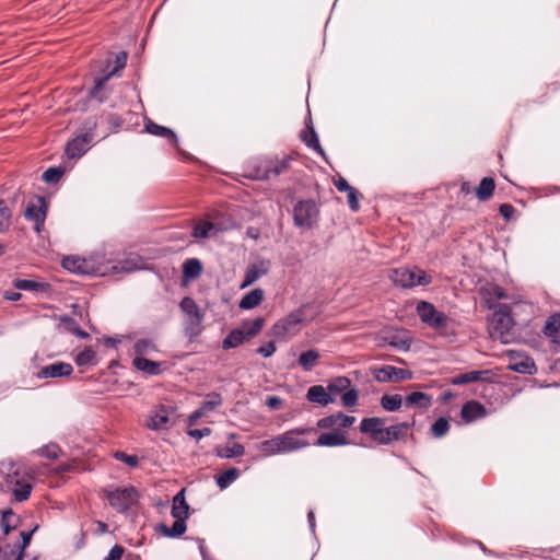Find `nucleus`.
Wrapping results in <instances>:
<instances>
[{
	"label": "nucleus",
	"mask_w": 560,
	"mask_h": 560,
	"mask_svg": "<svg viewBox=\"0 0 560 560\" xmlns=\"http://www.w3.org/2000/svg\"><path fill=\"white\" fill-rule=\"evenodd\" d=\"M320 354L316 349H310L299 355L298 363L304 371H312L318 363Z\"/></svg>",
	"instance_id": "29"
},
{
	"label": "nucleus",
	"mask_w": 560,
	"mask_h": 560,
	"mask_svg": "<svg viewBox=\"0 0 560 560\" xmlns=\"http://www.w3.org/2000/svg\"><path fill=\"white\" fill-rule=\"evenodd\" d=\"M171 514L174 518L186 520L189 515V506L186 502L184 490H180L174 498Z\"/></svg>",
	"instance_id": "22"
},
{
	"label": "nucleus",
	"mask_w": 560,
	"mask_h": 560,
	"mask_svg": "<svg viewBox=\"0 0 560 560\" xmlns=\"http://www.w3.org/2000/svg\"><path fill=\"white\" fill-rule=\"evenodd\" d=\"M264 300V291L256 288L246 293L240 301L238 307L242 310H253L258 306Z\"/></svg>",
	"instance_id": "26"
},
{
	"label": "nucleus",
	"mask_w": 560,
	"mask_h": 560,
	"mask_svg": "<svg viewBox=\"0 0 560 560\" xmlns=\"http://www.w3.org/2000/svg\"><path fill=\"white\" fill-rule=\"evenodd\" d=\"M462 419L466 423L485 418L487 416L486 408L478 401L471 400L466 402L460 411Z\"/></svg>",
	"instance_id": "18"
},
{
	"label": "nucleus",
	"mask_w": 560,
	"mask_h": 560,
	"mask_svg": "<svg viewBox=\"0 0 560 560\" xmlns=\"http://www.w3.org/2000/svg\"><path fill=\"white\" fill-rule=\"evenodd\" d=\"M417 314L422 323L432 328L442 329L447 326L448 317L443 312L438 311L434 305L429 302H419L417 305Z\"/></svg>",
	"instance_id": "11"
},
{
	"label": "nucleus",
	"mask_w": 560,
	"mask_h": 560,
	"mask_svg": "<svg viewBox=\"0 0 560 560\" xmlns=\"http://www.w3.org/2000/svg\"><path fill=\"white\" fill-rule=\"evenodd\" d=\"M179 307L185 314V331L189 337H196L201 332L203 313L191 298H184Z\"/></svg>",
	"instance_id": "6"
},
{
	"label": "nucleus",
	"mask_w": 560,
	"mask_h": 560,
	"mask_svg": "<svg viewBox=\"0 0 560 560\" xmlns=\"http://www.w3.org/2000/svg\"><path fill=\"white\" fill-rule=\"evenodd\" d=\"M392 281L401 288L408 289L417 285H425L431 282V277L428 276L423 270L413 268H398L392 271L389 275Z\"/></svg>",
	"instance_id": "7"
},
{
	"label": "nucleus",
	"mask_w": 560,
	"mask_h": 560,
	"mask_svg": "<svg viewBox=\"0 0 560 560\" xmlns=\"http://www.w3.org/2000/svg\"><path fill=\"white\" fill-rule=\"evenodd\" d=\"M124 553V548L115 545L108 552L106 560H120Z\"/></svg>",
	"instance_id": "64"
},
{
	"label": "nucleus",
	"mask_w": 560,
	"mask_h": 560,
	"mask_svg": "<svg viewBox=\"0 0 560 560\" xmlns=\"http://www.w3.org/2000/svg\"><path fill=\"white\" fill-rule=\"evenodd\" d=\"M374 440L381 444H389L393 442V438L389 434L388 428H383L376 436H374Z\"/></svg>",
	"instance_id": "62"
},
{
	"label": "nucleus",
	"mask_w": 560,
	"mask_h": 560,
	"mask_svg": "<svg viewBox=\"0 0 560 560\" xmlns=\"http://www.w3.org/2000/svg\"><path fill=\"white\" fill-rule=\"evenodd\" d=\"M245 340H247V337L245 336L244 331L241 328L232 330L223 340L222 347L224 349H231L235 348L240 345H242Z\"/></svg>",
	"instance_id": "37"
},
{
	"label": "nucleus",
	"mask_w": 560,
	"mask_h": 560,
	"mask_svg": "<svg viewBox=\"0 0 560 560\" xmlns=\"http://www.w3.org/2000/svg\"><path fill=\"white\" fill-rule=\"evenodd\" d=\"M374 378L381 383L402 382L410 380L412 373L406 369H399L393 365H385L373 371Z\"/></svg>",
	"instance_id": "14"
},
{
	"label": "nucleus",
	"mask_w": 560,
	"mask_h": 560,
	"mask_svg": "<svg viewBox=\"0 0 560 560\" xmlns=\"http://www.w3.org/2000/svg\"><path fill=\"white\" fill-rule=\"evenodd\" d=\"M450 429V423L445 418H439L431 427V431L435 438L444 436Z\"/></svg>",
	"instance_id": "46"
},
{
	"label": "nucleus",
	"mask_w": 560,
	"mask_h": 560,
	"mask_svg": "<svg viewBox=\"0 0 560 560\" xmlns=\"http://www.w3.org/2000/svg\"><path fill=\"white\" fill-rule=\"evenodd\" d=\"M306 397L310 401L319 404L322 406H327L334 401L327 388L322 385L311 386L307 390Z\"/></svg>",
	"instance_id": "21"
},
{
	"label": "nucleus",
	"mask_w": 560,
	"mask_h": 560,
	"mask_svg": "<svg viewBox=\"0 0 560 560\" xmlns=\"http://www.w3.org/2000/svg\"><path fill=\"white\" fill-rule=\"evenodd\" d=\"M313 432H315L314 428H294L260 442L256 447L265 457L298 452L310 445V442L303 435Z\"/></svg>",
	"instance_id": "1"
},
{
	"label": "nucleus",
	"mask_w": 560,
	"mask_h": 560,
	"mask_svg": "<svg viewBox=\"0 0 560 560\" xmlns=\"http://www.w3.org/2000/svg\"><path fill=\"white\" fill-rule=\"evenodd\" d=\"M173 415V408L159 405L148 415L144 425L155 432L166 431L175 424Z\"/></svg>",
	"instance_id": "9"
},
{
	"label": "nucleus",
	"mask_w": 560,
	"mask_h": 560,
	"mask_svg": "<svg viewBox=\"0 0 560 560\" xmlns=\"http://www.w3.org/2000/svg\"><path fill=\"white\" fill-rule=\"evenodd\" d=\"M514 325L511 316V308L506 304H499L492 314L490 322V334L502 342H508V335Z\"/></svg>",
	"instance_id": "5"
},
{
	"label": "nucleus",
	"mask_w": 560,
	"mask_h": 560,
	"mask_svg": "<svg viewBox=\"0 0 560 560\" xmlns=\"http://www.w3.org/2000/svg\"><path fill=\"white\" fill-rule=\"evenodd\" d=\"M240 477V470L231 467L215 477L217 486L223 490L230 487Z\"/></svg>",
	"instance_id": "35"
},
{
	"label": "nucleus",
	"mask_w": 560,
	"mask_h": 560,
	"mask_svg": "<svg viewBox=\"0 0 560 560\" xmlns=\"http://www.w3.org/2000/svg\"><path fill=\"white\" fill-rule=\"evenodd\" d=\"M62 173L63 171L60 167H49L44 172L43 180L46 183H55L61 177Z\"/></svg>",
	"instance_id": "55"
},
{
	"label": "nucleus",
	"mask_w": 560,
	"mask_h": 560,
	"mask_svg": "<svg viewBox=\"0 0 560 560\" xmlns=\"http://www.w3.org/2000/svg\"><path fill=\"white\" fill-rule=\"evenodd\" d=\"M74 361L79 366L95 365L96 353L92 348H84L75 355Z\"/></svg>",
	"instance_id": "41"
},
{
	"label": "nucleus",
	"mask_w": 560,
	"mask_h": 560,
	"mask_svg": "<svg viewBox=\"0 0 560 560\" xmlns=\"http://www.w3.org/2000/svg\"><path fill=\"white\" fill-rule=\"evenodd\" d=\"M60 447L57 444H48L37 451V454L48 458L57 459L60 454Z\"/></svg>",
	"instance_id": "49"
},
{
	"label": "nucleus",
	"mask_w": 560,
	"mask_h": 560,
	"mask_svg": "<svg viewBox=\"0 0 560 560\" xmlns=\"http://www.w3.org/2000/svg\"><path fill=\"white\" fill-rule=\"evenodd\" d=\"M95 127V122H92L89 130L84 133L79 135L71 139L66 147V153L70 159H79L81 158L89 149L90 143L92 142L94 135L92 129Z\"/></svg>",
	"instance_id": "13"
},
{
	"label": "nucleus",
	"mask_w": 560,
	"mask_h": 560,
	"mask_svg": "<svg viewBox=\"0 0 560 560\" xmlns=\"http://www.w3.org/2000/svg\"><path fill=\"white\" fill-rule=\"evenodd\" d=\"M144 127H145V131L148 133L156 136V137L167 138L175 145L177 144V137L172 129L166 128L164 126H160L150 119L147 120Z\"/></svg>",
	"instance_id": "25"
},
{
	"label": "nucleus",
	"mask_w": 560,
	"mask_h": 560,
	"mask_svg": "<svg viewBox=\"0 0 560 560\" xmlns=\"http://www.w3.org/2000/svg\"><path fill=\"white\" fill-rule=\"evenodd\" d=\"M223 229L205 220L197 221L194 225L192 236L195 238L206 240L214 236L219 232H222Z\"/></svg>",
	"instance_id": "20"
},
{
	"label": "nucleus",
	"mask_w": 560,
	"mask_h": 560,
	"mask_svg": "<svg viewBox=\"0 0 560 560\" xmlns=\"http://www.w3.org/2000/svg\"><path fill=\"white\" fill-rule=\"evenodd\" d=\"M73 372V368L70 363L55 362L52 364L43 366L37 373L38 378H58L69 376Z\"/></svg>",
	"instance_id": "15"
},
{
	"label": "nucleus",
	"mask_w": 560,
	"mask_h": 560,
	"mask_svg": "<svg viewBox=\"0 0 560 560\" xmlns=\"http://www.w3.org/2000/svg\"><path fill=\"white\" fill-rule=\"evenodd\" d=\"M294 224L298 228L311 229L317 222L318 208L313 200H301L293 209Z\"/></svg>",
	"instance_id": "10"
},
{
	"label": "nucleus",
	"mask_w": 560,
	"mask_h": 560,
	"mask_svg": "<svg viewBox=\"0 0 560 560\" xmlns=\"http://www.w3.org/2000/svg\"><path fill=\"white\" fill-rule=\"evenodd\" d=\"M358 390L355 388H351V386L343 392L341 396V401L345 407H353L358 402Z\"/></svg>",
	"instance_id": "48"
},
{
	"label": "nucleus",
	"mask_w": 560,
	"mask_h": 560,
	"mask_svg": "<svg viewBox=\"0 0 560 560\" xmlns=\"http://www.w3.org/2000/svg\"><path fill=\"white\" fill-rule=\"evenodd\" d=\"M36 529H37V526H35L30 532H22L21 533L22 544L19 546L20 550H19V553L16 556V560H23L25 548L30 545L32 536H33V534L35 533Z\"/></svg>",
	"instance_id": "50"
},
{
	"label": "nucleus",
	"mask_w": 560,
	"mask_h": 560,
	"mask_svg": "<svg viewBox=\"0 0 560 560\" xmlns=\"http://www.w3.org/2000/svg\"><path fill=\"white\" fill-rule=\"evenodd\" d=\"M14 287L18 290L37 291L42 287V284L33 280L19 279L14 281Z\"/></svg>",
	"instance_id": "52"
},
{
	"label": "nucleus",
	"mask_w": 560,
	"mask_h": 560,
	"mask_svg": "<svg viewBox=\"0 0 560 560\" xmlns=\"http://www.w3.org/2000/svg\"><path fill=\"white\" fill-rule=\"evenodd\" d=\"M287 168L288 162L284 160L276 163L270 162V165H265L264 170H257L256 173L249 175V177L254 179H269L272 176L280 175Z\"/></svg>",
	"instance_id": "19"
},
{
	"label": "nucleus",
	"mask_w": 560,
	"mask_h": 560,
	"mask_svg": "<svg viewBox=\"0 0 560 560\" xmlns=\"http://www.w3.org/2000/svg\"><path fill=\"white\" fill-rule=\"evenodd\" d=\"M61 265L66 270L77 275H107V268H103L93 257L67 256L62 259Z\"/></svg>",
	"instance_id": "4"
},
{
	"label": "nucleus",
	"mask_w": 560,
	"mask_h": 560,
	"mask_svg": "<svg viewBox=\"0 0 560 560\" xmlns=\"http://www.w3.org/2000/svg\"><path fill=\"white\" fill-rule=\"evenodd\" d=\"M132 365L145 375L153 376L161 373L160 363L142 357H135Z\"/></svg>",
	"instance_id": "23"
},
{
	"label": "nucleus",
	"mask_w": 560,
	"mask_h": 560,
	"mask_svg": "<svg viewBox=\"0 0 560 560\" xmlns=\"http://www.w3.org/2000/svg\"><path fill=\"white\" fill-rule=\"evenodd\" d=\"M402 404V397L399 394L384 395L381 398V406L386 411H397Z\"/></svg>",
	"instance_id": "43"
},
{
	"label": "nucleus",
	"mask_w": 560,
	"mask_h": 560,
	"mask_svg": "<svg viewBox=\"0 0 560 560\" xmlns=\"http://www.w3.org/2000/svg\"><path fill=\"white\" fill-rule=\"evenodd\" d=\"M388 430L390 436L393 438V441L399 440L400 438L407 434V431L409 430V424L406 422L398 423L389 427Z\"/></svg>",
	"instance_id": "51"
},
{
	"label": "nucleus",
	"mask_w": 560,
	"mask_h": 560,
	"mask_svg": "<svg viewBox=\"0 0 560 560\" xmlns=\"http://www.w3.org/2000/svg\"><path fill=\"white\" fill-rule=\"evenodd\" d=\"M127 54L125 51L119 52L115 59V67L107 73V75L113 77L116 72L121 70L126 66Z\"/></svg>",
	"instance_id": "59"
},
{
	"label": "nucleus",
	"mask_w": 560,
	"mask_h": 560,
	"mask_svg": "<svg viewBox=\"0 0 560 560\" xmlns=\"http://www.w3.org/2000/svg\"><path fill=\"white\" fill-rule=\"evenodd\" d=\"M186 520L175 518V522L171 527L160 524L158 530L163 536L176 538L180 537L186 532Z\"/></svg>",
	"instance_id": "27"
},
{
	"label": "nucleus",
	"mask_w": 560,
	"mask_h": 560,
	"mask_svg": "<svg viewBox=\"0 0 560 560\" xmlns=\"http://www.w3.org/2000/svg\"><path fill=\"white\" fill-rule=\"evenodd\" d=\"M105 494L110 506L119 513H125L138 501V492L133 487L106 489Z\"/></svg>",
	"instance_id": "8"
},
{
	"label": "nucleus",
	"mask_w": 560,
	"mask_h": 560,
	"mask_svg": "<svg viewBox=\"0 0 560 560\" xmlns=\"http://www.w3.org/2000/svg\"><path fill=\"white\" fill-rule=\"evenodd\" d=\"M385 419L382 418H365L362 420L360 424V430L363 433H370L372 438L376 436V434L384 428Z\"/></svg>",
	"instance_id": "32"
},
{
	"label": "nucleus",
	"mask_w": 560,
	"mask_h": 560,
	"mask_svg": "<svg viewBox=\"0 0 560 560\" xmlns=\"http://www.w3.org/2000/svg\"><path fill=\"white\" fill-rule=\"evenodd\" d=\"M109 79L110 77L107 74L98 79L95 82L93 89L90 91V97L96 100L100 103L104 102L109 95V90L107 89V82Z\"/></svg>",
	"instance_id": "30"
},
{
	"label": "nucleus",
	"mask_w": 560,
	"mask_h": 560,
	"mask_svg": "<svg viewBox=\"0 0 560 560\" xmlns=\"http://www.w3.org/2000/svg\"><path fill=\"white\" fill-rule=\"evenodd\" d=\"M11 211L3 200H0V231L5 230L10 225Z\"/></svg>",
	"instance_id": "54"
},
{
	"label": "nucleus",
	"mask_w": 560,
	"mask_h": 560,
	"mask_svg": "<svg viewBox=\"0 0 560 560\" xmlns=\"http://www.w3.org/2000/svg\"><path fill=\"white\" fill-rule=\"evenodd\" d=\"M264 324H265L264 318L257 317V318H255L253 320L245 322L241 326V329L244 331V334L247 337V339H250V338H253L254 336H256V335H258L260 332V330L264 327Z\"/></svg>",
	"instance_id": "38"
},
{
	"label": "nucleus",
	"mask_w": 560,
	"mask_h": 560,
	"mask_svg": "<svg viewBox=\"0 0 560 560\" xmlns=\"http://www.w3.org/2000/svg\"><path fill=\"white\" fill-rule=\"evenodd\" d=\"M494 187H495L494 180L491 177L482 178V180L480 182V184L476 190L477 198L480 201L488 200L492 196Z\"/></svg>",
	"instance_id": "36"
},
{
	"label": "nucleus",
	"mask_w": 560,
	"mask_h": 560,
	"mask_svg": "<svg viewBox=\"0 0 560 560\" xmlns=\"http://www.w3.org/2000/svg\"><path fill=\"white\" fill-rule=\"evenodd\" d=\"M405 404L411 407L429 408L432 405V398L422 392H412L409 394Z\"/></svg>",
	"instance_id": "33"
},
{
	"label": "nucleus",
	"mask_w": 560,
	"mask_h": 560,
	"mask_svg": "<svg viewBox=\"0 0 560 560\" xmlns=\"http://www.w3.org/2000/svg\"><path fill=\"white\" fill-rule=\"evenodd\" d=\"M202 270L201 262L196 258L187 259L183 266L184 276L187 279L197 278Z\"/></svg>",
	"instance_id": "40"
},
{
	"label": "nucleus",
	"mask_w": 560,
	"mask_h": 560,
	"mask_svg": "<svg viewBox=\"0 0 560 560\" xmlns=\"http://www.w3.org/2000/svg\"><path fill=\"white\" fill-rule=\"evenodd\" d=\"M271 268L269 259L257 257L246 268L241 289H245L266 276Z\"/></svg>",
	"instance_id": "12"
},
{
	"label": "nucleus",
	"mask_w": 560,
	"mask_h": 560,
	"mask_svg": "<svg viewBox=\"0 0 560 560\" xmlns=\"http://www.w3.org/2000/svg\"><path fill=\"white\" fill-rule=\"evenodd\" d=\"M304 320L305 316L303 306L278 320L272 326V335L275 338L280 340L292 338L300 332L301 325Z\"/></svg>",
	"instance_id": "3"
},
{
	"label": "nucleus",
	"mask_w": 560,
	"mask_h": 560,
	"mask_svg": "<svg viewBox=\"0 0 560 560\" xmlns=\"http://www.w3.org/2000/svg\"><path fill=\"white\" fill-rule=\"evenodd\" d=\"M114 272H132L137 270V265L132 260H124L112 267Z\"/></svg>",
	"instance_id": "58"
},
{
	"label": "nucleus",
	"mask_w": 560,
	"mask_h": 560,
	"mask_svg": "<svg viewBox=\"0 0 560 560\" xmlns=\"http://www.w3.org/2000/svg\"><path fill=\"white\" fill-rule=\"evenodd\" d=\"M14 517V513L11 510L4 511L2 513L1 526L4 535H8L12 529L15 528V524L13 523Z\"/></svg>",
	"instance_id": "47"
},
{
	"label": "nucleus",
	"mask_w": 560,
	"mask_h": 560,
	"mask_svg": "<svg viewBox=\"0 0 560 560\" xmlns=\"http://www.w3.org/2000/svg\"><path fill=\"white\" fill-rule=\"evenodd\" d=\"M155 351H158V346L155 340L151 337L139 338L133 342V353L136 357L144 358Z\"/></svg>",
	"instance_id": "24"
},
{
	"label": "nucleus",
	"mask_w": 560,
	"mask_h": 560,
	"mask_svg": "<svg viewBox=\"0 0 560 560\" xmlns=\"http://www.w3.org/2000/svg\"><path fill=\"white\" fill-rule=\"evenodd\" d=\"M207 397L208 399L205 400L200 406L205 415L222 405V398L219 394L211 393Z\"/></svg>",
	"instance_id": "44"
},
{
	"label": "nucleus",
	"mask_w": 560,
	"mask_h": 560,
	"mask_svg": "<svg viewBox=\"0 0 560 560\" xmlns=\"http://www.w3.org/2000/svg\"><path fill=\"white\" fill-rule=\"evenodd\" d=\"M115 457L130 467H136L138 465V457L136 455H128L122 452H118L115 454Z\"/></svg>",
	"instance_id": "61"
},
{
	"label": "nucleus",
	"mask_w": 560,
	"mask_h": 560,
	"mask_svg": "<svg viewBox=\"0 0 560 560\" xmlns=\"http://www.w3.org/2000/svg\"><path fill=\"white\" fill-rule=\"evenodd\" d=\"M351 386V381L346 376H339L332 380L327 385V390L330 394L337 395V394H343L345 390H347Z\"/></svg>",
	"instance_id": "39"
},
{
	"label": "nucleus",
	"mask_w": 560,
	"mask_h": 560,
	"mask_svg": "<svg viewBox=\"0 0 560 560\" xmlns=\"http://www.w3.org/2000/svg\"><path fill=\"white\" fill-rule=\"evenodd\" d=\"M544 334L557 345H560V315H552L544 326Z\"/></svg>",
	"instance_id": "28"
},
{
	"label": "nucleus",
	"mask_w": 560,
	"mask_h": 560,
	"mask_svg": "<svg viewBox=\"0 0 560 560\" xmlns=\"http://www.w3.org/2000/svg\"><path fill=\"white\" fill-rule=\"evenodd\" d=\"M490 296H493L495 300L505 299L508 295L505 291L499 285H490L486 289Z\"/></svg>",
	"instance_id": "63"
},
{
	"label": "nucleus",
	"mask_w": 560,
	"mask_h": 560,
	"mask_svg": "<svg viewBox=\"0 0 560 560\" xmlns=\"http://www.w3.org/2000/svg\"><path fill=\"white\" fill-rule=\"evenodd\" d=\"M316 446H343L348 444L347 434L343 430L335 429L329 432L319 434L317 441L314 443Z\"/></svg>",
	"instance_id": "16"
},
{
	"label": "nucleus",
	"mask_w": 560,
	"mask_h": 560,
	"mask_svg": "<svg viewBox=\"0 0 560 560\" xmlns=\"http://www.w3.org/2000/svg\"><path fill=\"white\" fill-rule=\"evenodd\" d=\"M336 418L338 421V429L340 430L350 428L355 422V418L353 416H347L342 412H337Z\"/></svg>",
	"instance_id": "57"
},
{
	"label": "nucleus",
	"mask_w": 560,
	"mask_h": 560,
	"mask_svg": "<svg viewBox=\"0 0 560 560\" xmlns=\"http://www.w3.org/2000/svg\"><path fill=\"white\" fill-rule=\"evenodd\" d=\"M244 453H245V448L240 443H233V444H228L222 447H220V446L215 447V454L220 458H235V457L243 456Z\"/></svg>",
	"instance_id": "31"
},
{
	"label": "nucleus",
	"mask_w": 560,
	"mask_h": 560,
	"mask_svg": "<svg viewBox=\"0 0 560 560\" xmlns=\"http://www.w3.org/2000/svg\"><path fill=\"white\" fill-rule=\"evenodd\" d=\"M337 418H336V413L335 415H330L328 417H324V418H320L318 421H317V428L319 429H330V430H335V429H338V424H337Z\"/></svg>",
	"instance_id": "56"
},
{
	"label": "nucleus",
	"mask_w": 560,
	"mask_h": 560,
	"mask_svg": "<svg viewBox=\"0 0 560 560\" xmlns=\"http://www.w3.org/2000/svg\"><path fill=\"white\" fill-rule=\"evenodd\" d=\"M3 487L8 492L12 493L18 502L27 500L33 489L31 477L22 474L20 466L14 463H10L8 466Z\"/></svg>",
	"instance_id": "2"
},
{
	"label": "nucleus",
	"mask_w": 560,
	"mask_h": 560,
	"mask_svg": "<svg viewBox=\"0 0 560 560\" xmlns=\"http://www.w3.org/2000/svg\"><path fill=\"white\" fill-rule=\"evenodd\" d=\"M303 140L308 148L317 151L320 155H324V150L322 149L317 135L313 128H310L308 133L304 135Z\"/></svg>",
	"instance_id": "45"
},
{
	"label": "nucleus",
	"mask_w": 560,
	"mask_h": 560,
	"mask_svg": "<svg viewBox=\"0 0 560 560\" xmlns=\"http://www.w3.org/2000/svg\"><path fill=\"white\" fill-rule=\"evenodd\" d=\"M509 369L523 374H533L536 371L534 361L528 357H520V360L510 363Z\"/></svg>",
	"instance_id": "34"
},
{
	"label": "nucleus",
	"mask_w": 560,
	"mask_h": 560,
	"mask_svg": "<svg viewBox=\"0 0 560 560\" xmlns=\"http://www.w3.org/2000/svg\"><path fill=\"white\" fill-rule=\"evenodd\" d=\"M45 200L38 198L36 203H30L25 210V217L35 222V229L40 231L46 218Z\"/></svg>",
	"instance_id": "17"
},
{
	"label": "nucleus",
	"mask_w": 560,
	"mask_h": 560,
	"mask_svg": "<svg viewBox=\"0 0 560 560\" xmlns=\"http://www.w3.org/2000/svg\"><path fill=\"white\" fill-rule=\"evenodd\" d=\"M61 320H62L63 323H66V324H67V329H68L70 332H72L73 335H75V336H78V337H80V338H82V339H85V338H88V337H89V334H88V332H85L84 330H82V329L77 325V323H75L73 319H71V318H69V317H63Z\"/></svg>",
	"instance_id": "53"
},
{
	"label": "nucleus",
	"mask_w": 560,
	"mask_h": 560,
	"mask_svg": "<svg viewBox=\"0 0 560 560\" xmlns=\"http://www.w3.org/2000/svg\"><path fill=\"white\" fill-rule=\"evenodd\" d=\"M488 374L487 371H471L464 374H460L453 378V384L463 385L472 382H477L483 380V375Z\"/></svg>",
	"instance_id": "42"
},
{
	"label": "nucleus",
	"mask_w": 560,
	"mask_h": 560,
	"mask_svg": "<svg viewBox=\"0 0 560 560\" xmlns=\"http://www.w3.org/2000/svg\"><path fill=\"white\" fill-rule=\"evenodd\" d=\"M348 194V203L352 211H358L360 208L359 205V194L358 191L352 187L350 190L347 191Z\"/></svg>",
	"instance_id": "60"
}]
</instances>
